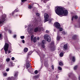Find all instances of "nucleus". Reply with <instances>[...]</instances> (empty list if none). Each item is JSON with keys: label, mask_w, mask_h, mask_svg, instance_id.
<instances>
[{"label": "nucleus", "mask_w": 80, "mask_h": 80, "mask_svg": "<svg viewBox=\"0 0 80 80\" xmlns=\"http://www.w3.org/2000/svg\"><path fill=\"white\" fill-rule=\"evenodd\" d=\"M12 80V77H9L8 78V80Z\"/></svg>", "instance_id": "obj_22"}, {"label": "nucleus", "mask_w": 80, "mask_h": 80, "mask_svg": "<svg viewBox=\"0 0 80 80\" xmlns=\"http://www.w3.org/2000/svg\"><path fill=\"white\" fill-rule=\"evenodd\" d=\"M63 48L65 50L68 48V46L67 44H66L64 45Z\"/></svg>", "instance_id": "obj_11"}, {"label": "nucleus", "mask_w": 80, "mask_h": 80, "mask_svg": "<svg viewBox=\"0 0 80 80\" xmlns=\"http://www.w3.org/2000/svg\"><path fill=\"white\" fill-rule=\"evenodd\" d=\"M62 33L63 34V35H65V34H66V32H65L63 31L62 32Z\"/></svg>", "instance_id": "obj_30"}, {"label": "nucleus", "mask_w": 80, "mask_h": 80, "mask_svg": "<svg viewBox=\"0 0 80 80\" xmlns=\"http://www.w3.org/2000/svg\"><path fill=\"white\" fill-rule=\"evenodd\" d=\"M49 32L50 31H48L47 30L46 31V33H49Z\"/></svg>", "instance_id": "obj_38"}, {"label": "nucleus", "mask_w": 80, "mask_h": 80, "mask_svg": "<svg viewBox=\"0 0 80 80\" xmlns=\"http://www.w3.org/2000/svg\"><path fill=\"white\" fill-rule=\"evenodd\" d=\"M36 42H37V38H36V37H34L33 39V42L35 43Z\"/></svg>", "instance_id": "obj_13"}, {"label": "nucleus", "mask_w": 80, "mask_h": 80, "mask_svg": "<svg viewBox=\"0 0 80 80\" xmlns=\"http://www.w3.org/2000/svg\"><path fill=\"white\" fill-rule=\"evenodd\" d=\"M58 70H62V68H61V67H60V66H58Z\"/></svg>", "instance_id": "obj_20"}, {"label": "nucleus", "mask_w": 80, "mask_h": 80, "mask_svg": "<svg viewBox=\"0 0 80 80\" xmlns=\"http://www.w3.org/2000/svg\"><path fill=\"white\" fill-rule=\"evenodd\" d=\"M29 59H30V58L28 59L27 62L28 61V62H29V61H30V60H29Z\"/></svg>", "instance_id": "obj_47"}, {"label": "nucleus", "mask_w": 80, "mask_h": 80, "mask_svg": "<svg viewBox=\"0 0 80 80\" xmlns=\"http://www.w3.org/2000/svg\"><path fill=\"white\" fill-rule=\"evenodd\" d=\"M78 79H79V80H80V76H79L78 77Z\"/></svg>", "instance_id": "obj_51"}, {"label": "nucleus", "mask_w": 80, "mask_h": 80, "mask_svg": "<svg viewBox=\"0 0 80 80\" xmlns=\"http://www.w3.org/2000/svg\"><path fill=\"white\" fill-rule=\"evenodd\" d=\"M3 75L5 76H6L7 75V74L6 73H5L3 74Z\"/></svg>", "instance_id": "obj_36"}, {"label": "nucleus", "mask_w": 80, "mask_h": 80, "mask_svg": "<svg viewBox=\"0 0 80 80\" xmlns=\"http://www.w3.org/2000/svg\"><path fill=\"white\" fill-rule=\"evenodd\" d=\"M41 46L42 48H45V46L44 44H42L41 45Z\"/></svg>", "instance_id": "obj_16"}, {"label": "nucleus", "mask_w": 80, "mask_h": 80, "mask_svg": "<svg viewBox=\"0 0 80 80\" xmlns=\"http://www.w3.org/2000/svg\"><path fill=\"white\" fill-rule=\"evenodd\" d=\"M54 24L55 27L57 29L59 28L60 27V24L58 22H56L54 23Z\"/></svg>", "instance_id": "obj_7"}, {"label": "nucleus", "mask_w": 80, "mask_h": 80, "mask_svg": "<svg viewBox=\"0 0 80 80\" xmlns=\"http://www.w3.org/2000/svg\"><path fill=\"white\" fill-rule=\"evenodd\" d=\"M56 77H57V76H56Z\"/></svg>", "instance_id": "obj_58"}, {"label": "nucleus", "mask_w": 80, "mask_h": 80, "mask_svg": "<svg viewBox=\"0 0 80 80\" xmlns=\"http://www.w3.org/2000/svg\"><path fill=\"white\" fill-rule=\"evenodd\" d=\"M44 65L45 66V67H47V68H48V63H44Z\"/></svg>", "instance_id": "obj_12"}, {"label": "nucleus", "mask_w": 80, "mask_h": 80, "mask_svg": "<svg viewBox=\"0 0 80 80\" xmlns=\"http://www.w3.org/2000/svg\"><path fill=\"white\" fill-rule=\"evenodd\" d=\"M27 0H21L22 3H24L25 2H27Z\"/></svg>", "instance_id": "obj_24"}, {"label": "nucleus", "mask_w": 80, "mask_h": 80, "mask_svg": "<svg viewBox=\"0 0 80 80\" xmlns=\"http://www.w3.org/2000/svg\"><path fill=\"white\" fill-rule=\"evenodd\" d=\"M34 73L37 74V73H38V71L37 70H35L34 71Z\"/></svg>", "instance_id": "obj_27"}, {"label": "nucleus", "mask_w": 80, "mask_h": 80, "mask_svg": "<svg viewBox=\"0 0 80 80\" xmlns=\"http://www.w3.org/2000/svg\"><path fill=\"white\" fill-rule=\"evenodd\" d=\"M74 80H75V79Z\"/></svg>", "instance_id": "obj_59"}, {"label": "nucleus", "mask_w": 80, "mask_h": 80, "mask_svg": "<svg viewBox=\"0 0 80 80\" xmlns=\"http://www.w3.org/2000/svg\"><path fill=\"white\" fill-rule=\"evenodd\" d=\"M12 60H15V58H14V57H12Z\"/></svg>", "instance_id": "obj_42"}, {"label": "nucleus", "mask_w": 80, "mask_h": 80, "mask_svg": "<svg viewBox=\"0 0 80 80\" xmlns=\"http://www.w3.org/2000/svg\"><path fill=\"white\" fill-rule=\"evenodd\" d=\"M60 39V37L59 36H58L57 38V40H59Z\"/></svg>", "instance_id": "obj_32"}, {"label": "nucleus", "mask_w": 80, "mask_h": 80, "mask_svg": "<svg viewBox=\"0 0 80 80\" xmlns=\"http://www.w3.org/2000/svg\"><path fill=\"white\" fill-rule=\"evenodd\" d=\"M16 37H17V35H15L13 36V38H16Z\"/></svg>", "instance_id": "obj_39"}, {"label": "nucleus", "mask_w": 80, "mask_h": 80, "mask_svg": "<svg viewBox=\"0 0 80 80\" xmlns=\"http://www.w3.org/2000/svg\"><path fill=\"white\" fill-rule=\"evenodd\" d=\"M6 15L5 14H3L2 16V20L3 22H5V18H6Z\"/></svg>", "instance_id": "obj_9"}, {"label": "nucleus", "mask_w": 80, "mask_h": 80, "mask_svg": "<svg viewBox=\"0 0 80 80\" xmlns=\"http://www.w3.org/2000/svg\"><path fill=\"white\" fill-rule=\"evenodd\" d=\"M49 17V16L48 14L46 13L44 15V18L45 19V21H44V23H45L46 22H48V21Z\"/></svg>", "instance_id": "obj_4"}, {"label": "nucleus", "mask_w": 80, "mask_h": 80, "mask_svg": "<svg viewBox=\"0 0 80 80\" xmlns=\"http://www.w3.org/2000/svg\"><path fill=\"white\" fill-rule=\"evenodd\" d=\"M12 67H13L14 66V64H13V65H11Z\"/></svg>", "instance_id": "obj_54"}, {"label": "nucleus", "mask_w": 80, "mask_h": 80, "mask_svg": "<svg viewBox=\"0 0 80 80\" xmlns=\"http://www.w3.org/2000/svg\"><path fill=\"white\" fill-rule=\"evenodd\" d=\"M10 63L11 64V65H13V62H10Z\"/></svg>", "instance_id": "obj_48"}, {"label": "nucleus", "mask_w": 80, "mask_h": 80, "mask_svg": "<svg viewBox=\"0 0 80 80\" xmlns=\"http://www.w3.org/2000/svg\"><path fill=\"white\" fill-rule=\"evenodd\" d=\"M14 11V12H15V13L16 12H18V10L15 9Z\"/></svg>", "instance_id": "obj_33"}, {"label": "nucleus", "mask_w": 80, "mask_h": 80, "mask_svg": "<svg viewBox=\"0 0 80 80\" xmlns=\"http://www.w3.org/2000/svg\"><path fill=\"white\" fill-rule=\"evenodd\" d=\"M51 45H54V41H52Z\"/></svg>", "instance_id": "obj_31"}, {"label": "nucleus", "mask_w": 80, "mask_h": 80, "mask_svg": "<svg viewBox=\"0 0 80 80\" xmlns=\"http://www.w3.org/2000/svg\"><path fill=\"white\" fill-rule=\"evenodd\" d=\"M33 37H34V36L33 35H32L31 36V38H33Z\"/></svg>", "instance_id": "obj_41"}, {"label": "nucleus", "mask_w": 80, "mask_h": 80, "mask_svg": "<svg viewBox=\"0 0 80 80\" xmlns=\"http://www.w3.org/2000/svg\"><path fill=\"white\" fill-rule=\"evenodd\" d=\"M52 22V20H49V23H50V22Z\"/></svg>", "instance_id": "obj_50"}, {"label": "nucleus", "mask_w": 80, "mask_h": 80, "mask_svg": "<svg viewBox=\"0 0 80 80\" xmlns=\"http://www.w3.org/2000/svg\"><path fill=\"white\" fill-rule=\"evenodd\" d=\"M52 68L53 70H54V66L53 65H52Z\"/></svg>", "instance_id": "obj_35"}, {"label": "nucleus", "mask_w": 80, "mask_h": 80, "mask_svg": "<svg viewBox=\"0 0 80 80\" xmlns=\"http://www.w3.org/2000/svg\"><path fill=\"white\" fill-rule=\"evenodd\" d=\"M59 65H61V66H62V65H63V63L62 62H60L59 63Z\"/></svg>", "instance_id": "obj_23"}, {"label": "nucleus", "mask_w": 80, "mask_h": 80, "mask_svg": "<svg viewBox=\"0 0 80 80\" xmlns=\"http://www.w3.org/2000/svg\"><path fill=\"white\" fill-rule=\"evenodd\" d=\"M77 68H78V65H77L75 66L74 67V69L75 70L77 69Z\"/></svg>", "instance_id": "obj_17"}, {"label": "nucleus", "mask_w": 80, "mask_h": 80, "mask_svg": "<svg viewBox=\"0 0 80 80\" xmlns=\"http://www.w3.org/2000/svg\"><path fill=\"white\" fill-rule=\"evenodd\" d=\"M58 29H59V31L60 32H62V31H63V28H60V27L59 28H58Z\"/></svg>", "instance_id": "obj_21"}, {"label": "nucleus", "mask_w": 80, "mask_h": 80, "mask_svg": "<svg viewBox=\"0 0 80 80\" xmlns=\"http://www.w3.org/2000/svg\"><path fill=\"white\" fill-rule=\"evenodd\" d=\"M78 37V36H77V35L75 34L74 35H73L72 36V38L73 40H77V39Z\"/></svg>", "instance_id": "obj_8"}, {"label": "nucleus", "mask_w": 80, "mask_h": 80, "mask_svg": "<svg viewBox=\"0 0 80 80\" xmlns=\"http://www.w3.org/2000/svg\"><path fill=\"white\" fill-rule=\"evenodd\" d=\"M22 42L23 43H25V40H22Z\"/></svg>", "instance_id": "obj_45"}, {"label": "nucleus", "mask_w": 80, "mask_h": 80, "mask_svg": "<svg viewBox=\"0 0 80 80\" xmlns=\"http://www.w3.org/2000/svg\"><path fill=\"white\" fill-rule=\"evenodd\" d=\"M8 53H11V51H10V50L8 51Z\"/></svg>", "instance_id": "obj_44"}, {"label": "nucleus", "mask_w": 80, "mask_h": 80, "mask_svg": "<svg viewBox=\"0 0 80 80\" xmlns=\"http://www.w3.org/2000/svg\"><path fill=\"white\" fill-rule=\"evenodd\" d=\"M20 38H21V39H24V38H25V36H21L20 37Z\"/></svg>", "instance_id": "obj_29"}, {"label": "nucleus", "mask_w": 80, "mask_h": 80, "mask_svg": "<svg viewBox=\"0 0 80 80\" xmlns=\"http://www.w3.org/2000/svg\"><path fill=\"white\" fill-rule=\"evenodd\" d=\"M56 13L60 17L61 15H64V16H67L68 15V12L67 10H64L63 8L62 7H58L56 11Z\"/></svg>", "instance_id": "obj_1"}, {"label": "nucleus", "mask_w": 80, "mask_h": 80, "mask_svg": "<svg viewBox=\"0 0 80 80\" xmlns=\"http://www.w3.org/2000/svg\"><path fill=\"white\" fill-rule=\"evenodd\" d=\"M3 22H4L3 21V19H2V21H0V24L2 23Z\"/></svg>", "instance_id": "obj_34"}, {"label": "nucleus", "mask_w": 80, "mask_h": 80, "mask_svg": "<svg viewBox=\"0 0 80 80\" xmlns=\"http://www.w3.org/2000/svg\"><path fill=\"white\" fill-rule=\"evenodd\" d=\"M15 12H14V11H13V12H12V15H14V13H15Z\"/></svg>", "instance_id": "obj_40"}, {"label": "nucleus", "mask_w": 80, "mask_h": 80, "mask_svg": "<svg viewBox=\"0 0 80 80\" xmlns=\"http://www.w3.org/2000/svg\"><path fill=\"white\" fill-rule=\"evenodd\" d=\"M46 43V41H45L43 40L42 41V44H45Z\"/></svg>", "instance_id": "obj_18"}, {"label": "nucleus", "mask_w": 80, "mask_h": 80, "mask_svg": "<svg viewBox=\"0 0 80 80\" xmlns=\"http://www.w3.org/2000/svg\"><path fill=\"white\" fill-rule=\"evenodd\" d=\"M73 18H75V19H78V16H73L72 17V20L73 21Z\"/></svg>", "instance_id": "obj_10"}, {"label": "nucleus", "mask_w": 80, "mask_h": 80, "mask_svg": "<svg viewBox=\"0 0 80 80\" xmlns=\"http://www.w3.org/2000/svg\"><path fill=\"white\" fill-rule=\"evenodd\" d=\"M10 58H7L6 59V62H9V61H10Z\"/></svg>", "instance_id": "obj_26"}, {"label": "nucleus", "mask_w": 80, "mask_h": 80, "mask_svg": "<svg viewBox=\"0 0 80 80\" xmlns=\"http://www.w3.org/2000/svg\"><path fill=\"white\" fill-rule=\"evenodd\" d=\"M41 2H43V0H41Z\"/></svg>", "instance_id": "obj_55"}, {"label": "nucleus", "mask_w": 80, "mask_h": 80, "mask_svg": "<svg viewBox=\"0 0 80 80\" xmlns=\"http://www.w3.org/2000/svg\"><path fill=\"white\" fill-rule=\"evenodd\" d=\"M36 15H37V16H38H38L40 15V14H39V13H36Z\"/></svg>", "instance_id": "obj_37"}, {"label": "nucleus", "mask_w": 80, "mask_h": 80, "mask_svg": "<svg viewBox=\"0 0 80 80\" xmlns=\"http://www.w3.org/2000/svg\"><path fill=\"white\" fill-rule=\"evenodd\" d=\"M44 38L45 40H47V42H50V41H52L51 37H50V36H49V35H45Z\"/></svg>", "instance_id": "obj_3"}, {"label": "nucleus", "mask_w": 80, "mask_h": 80, "mask_svg": "<svg viewBox=\"0 0 80 80\" xmlns=\"http://www.w3.org/2000/svg\"><path fill=\"white\" fill-rule=\"evenodd\" d=\"M29 62H28V61L26 62V69H28L30 67H31V65H30V62H31V60L29 59Z\"/></svg>", "instance_id": "obj_5"}, {"label": "nucleus", "mask_w": 80, "mask_h": 80, "mask_svg": "<svg viewBox=\"0 0 80 80\" xmlns=\"http://www.w3.org/2000/svg\"><path fill=\"white\" fill-rule=\"evenodd\" d=\"M41 30L42 28L39 27H36L34 29V32L35 33L37 32H41Z\"/></svg>", "instance_id": "obj_6"}, {"label": "nucleus", "mask_w": 80, "mask_h": 80, "mask_svg": "<svg viewBox=\"0 0 80 80\" xmlns=\"http://www.w3.org/2000/svg\"><path fill=\"white\" fill-rule=\"evenodd\" d=\"M35 78H38V76H35Z\"/></svg>", "instance_id": "obj_43"}, {"label": "nucleus", "mask_w": 80, "mask_h": 80, "mask_svg": "<svg viewBox=\"0 0 80 80\" xmlns=\"http://www.w3.org/2000/svg\"><path fill=\"white\" fill-rule=\"evenodd\" d=\"M68 76L69 77H70V75L68 74Z\"/></svg>", "instance_id": "obj_52"}, {"label": "nucleus", "mask_w": 80, "mask_h": 80, "mask_svg": "<svg viewBox=\"0 0 80 80\" xmlns=\"http://www.w3.org/2000/svg\"><path fill=\"white\" fill-rule=\"evenodd\" d=\"M39 39H40V38H39V37H38V38H37V40H39Z\"/></svg>", "instance_id": "obj_49"}, {"label": "nucleus", "mask_w": 80, "mask_h": 80, "mask_svg": "<svg viewBox=\"0 0 80 80\" xmlns=\"http://www.w3.org/2000/svg\"><path fill=\"white\" fill-rule=\"evenodd\" d=\"M9 47V44L7 43H5L4 46V50L6 54H7V52L8 51Z\"/></svg>", "instance_id": "obj_2"}, {"label": "nucleus", "mask_w": 80, "mask_h": 80, "mask_svg": "<svg viewBox=\"0 0 80 80\" xmlns=\"http://www.w3.org/2000/svg\"><path fill=\"white\" fill-rule=\"evenodd\" d=\"M9 68H7L6 69V71L7 72H8V71H9Z\"/></svg>", "instance_id": "obj_46"}, {"label": "nucleus", "mask_w": 80, "mask_h": 80, "mask_svg": "<svg viewBox=\"0 0 80 80\" xmlns=\"http://www.w3.org/2000/svg\"><path fill=\"white\" fill-rule=\"evenodd\" d=\"M32 6L31 5H29L28 7V8H29V9H31V8H32Z\"/></svg>", "instance_id": "obj_28"}, {"label": "nucleus", "mask_w": 80, "mask_h": 80, "mask_svg": "<svg viewBox=\"0 0 80 80\" xmlns=\"http://www.w3.org/2000/svg\"><path fill=\"white\" fill-rule=\"evenodd\" d=\"M1 37H2V34H0V38H1Z\"/></svg>", "instance_id": "obj_53"}, {"label": "nucleus", "mask_w": 80, "mask_h": 80, "mask_svg": "<svg viewBox=\"0 0 80 80\" xmlns=\"http://www.w3.org/2000/svg\"><path fill=\"white\" fill-rule=\"evenodd\" d=\"M63 56V53L61 52L60 54V57H62Z\"/></svg>", "instance_id": "obj_15"}, {"label": "nucleus", "mask_w": 80, "mask_h": 80, "mask_svg": "<svg viewBox=\"0 0 80 80\" xmlns=\"http://www.w3.org/2000/svg\"><path fill=\"white\" fill-rule=\"evenodd\" d=\"M72 61L73 62H75V58L74 56H73L72 58Z\"/></svg>", "instance_id": "obj_14"}, {"label": "nucleus", "mask_w": 80, "mask_h": 80, "mask_svg": "<svg viewBox=\"0 0 80 80\" xmlns=\"http://www.w3.org/2000/svg\"><path fill=\"white\" fill-rule=\"evenodd\" d=\"M28 51V48H25L24 49V52H27Z\"/></svg>", "instance_id": "obj_19"}, {"label": "nucleus", "mask_w": 80, "mask_h": 80, "mask_svg": "<svg viewBox=\"0 0 80 80\" xmlns=\"http://www.w3.org/2000/svg\"><path fill=\"white\" fill-rule=\"evenodd\" d=\"M16 16H18V15H16Z\"/></svg>", "instance_id": "obj_57"}, {"label": "nucleus", "mask_w": 80, "mask_h": 80, "mask_svg": "<svg viewBox=\"0 0 80 80\" xmlns=\"http://www.w3.org/2000/svg\"><path fill=\"white\" fill-rule=\"evenodd\" d=\"M49 0H43V2L44 3H47V2H48V1H49Z\"/></svg>", "instance_id": "obj_25"}, {"label": "nucleus", "mask_w": 80, "mask_h": 80, "mask_svg": "<svg viewBox=\"0 0 80 80\" xmlns=\"http://www.w3.org/2000/svg\"><path fill=\"white\" fill-rule=\"evenodd\" d=\"M31 40L32 41H33V38H31Z\"/></svg>", "instance_id": "obj_56"}]
</instances>
